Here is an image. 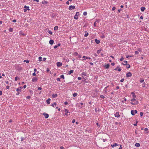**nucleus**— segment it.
I'll return each instance as SVG.
<instances>
[{"label":"nucleus","mask_w":149,"mask_h":149,"mask_svg":"<svg viewBox=\"0 0 149 149\" xmlns=\"http://www.w3.org/2000/svg\"><path fill=\"white\" fill-rule=\"evenodd\" d=\"M64 111L65 112V115H66L67 116H69L70 113L69 111L68 110L66 109H65L64 110Z\"/></svg>","instance_id":"obj_1"},{"label":"nucleus","mask_w":149,"mask_h":149,"mask_svg":"<svg viewBox=\"0 0 149 149\" xmlns=\"http://www.w3.org/2000/svg\"><path fill=\"white\" fill-rule=\"evenodd\" d=\"M137 113V111L136 110H132L131 111V114L133 116L136 113Z\"/></svg>","instance_id":"obj_2"},{"label":"nucleus","mask_w":149,"mask_h":149,"mask_svg":"<svg viewBox=\"0 0 149 149\" xmlns=\"http://www.w3.org/2000/svg\"><path fill=\"white\" fill-rule=\"evenodd\" d=\"M24 8H25V9H24V12H26L27 10H30L29 7L27 6L26 5L24 6Z\"/></svg>","instance_id":"obj_3"},{"label":"nucleus","mask_w":149,"mask_h":149,"mask_svg":"<svg viewBox=\"0 0 149 149\" xmlns=\"http://www.w3.org/2000/svg\"><path fill=\"white\" fill-rule=\"evenodd\" d=\"M38 78L36 77H33L32 79V81L33 82H36L38 81Z\"/></svg>","instance_id":"obj_4"},{"label":"nucleus","mask_w":149,"mask_h":149,"mask_svg":"<svg viewBox=\"0 0 149 149\" xmlns=\"http://www.w3.org/2000/svg\"><path fill=\"white\" fill-rule=\"evenodd\" d=\"M79 15V12H76V14L74 17V18L75 19H78V17L77 16Z\"/></svg>","instance_id":"obj_5"},{"label":"nucleus","mask_w":149,"mask_h":149,"mask_svg":"<svg viewBox=\"0 0 149 149\" xmlns=\"http://www.w3.org/2000/svg\"><path fill=\"white\" fill-rule=\"evenodd\" d=\"M114 116L115 117H116L117 118L120 117V115L119 114V112H116L114 114Z\"/></svg>","instance_id":"obj_6"},{"label":"nucleus","mask_w":149,"mask_h":149,"mask_svg":"<svg viewBox=\"0 0 149 149\" xmlns=\"http://www.w3.org/2000/svg\"><path fill=\"white\" fill-rule=\"evenodd\" d=\"M100 20L99 19H98V20L96 19V20L95 21V22L94 23V24H93L94 26L95 27H96L97 26L96 24L99 23L100 22Z\"/></svg>","instance_id":"obj_7"},{"label":"nucleus","mask_w":149,"mask_h":149,"mask_svg":"<svg viewBox=\"0 0 149 149\" xmlns=\"http://www.w3.org/2000/svg\"><path fill=\"white\" fill-rule=\"evenodd\" d=\"M132 75V73L130 72H128L126 74V77H131Z\"/></svg>","instance_id":"obj_8"},{"label":"nucleus","mask_w":149,"mask_h":149,"mask_svg":"<svg viewBox=\"0 0 149 149\" xmlns=\"http://www.w3.org/2000/svg\"><path fill=\"white\" fill-rule=\"evenodd\" d=\"M81 75L82 77L84 78V77L85 76H87V74H86V72H82L81 74ZM85 78H84V79H85Z\"/></svg>","instance_id":"obj_9"},{"label":"nucleus","mask_w":149,"mask_h":149,"mask_svg":"<svg viewBox=\"0 0 149 149\" xmlns=\"http://www.w3.org/2000/svg\"><path fill=\"white\" fill-rule=\"evenodd\" d=\"M75 8V6H70L68 8L69 10H71L72 9H74Z\"/></svg>","instance_id":"obj_10"},{"label":"nucleus","mask_w":149,"mask_h":149,"mask_svg":"<svg viewBox=\"0 0 149 149\" xmlns=\"http://www.w3.org/2000/svg\"><path fill=\"white\" fill-rule=\"evenodd\" d=\"M130 103L132 105H137L139 104V102L137 101H136L134 102H131Z\"/></svg>","instance_id":"obj_11"},{"label":"nucleus","mask_w":149,"mask_h":149,"mask_svg":"<svg viewBox=\"0 0 149 149\" xmlns=\"http://www.w3.org/2000/svg\"><path fill=\"white\" fill-rule=\"evenodd\" d=\"M57 65L58 67H60L62 65V63L58 62L57 63Z\"/></svg>","instance_id":"obj_12"},{"label":"nucleus","mask_w":149,"mask_h":149,"mask_svg":"<svg viewBox=\"0 0 149 149\" xmlns=\"http://www.w3.org/2000/svg\"><path fill=\"white\" fill-rule=\"evenodd\" d=\"M43 115H44V116H45V118H47L49 117V115L48 114L46 113H43Z\"/></svg>","instance_id":"obj_13"},{"label":"nucleus","mask_w":149,"mask_h":149,"mask_svg":"<svg viewBox=\"0 0 149 149\" xmlns=\"http://www.w3.org/2000/svg\"><path fill=\"white\" fill-rule=\"evenodd\" d=\"M100 109L98 108H96L95 109V112H96V113H99L100 112Z\"/></svg>","instance_id":"obj_14"},{"label":"nucleus","mask_w":149,"mask_h":149,"mask_svg":"<svg viewBox=\"0 0 149 149\" xmlns=\"http://www.w3.org/2000/svg\"><path fill=\"white\" fill-rule=\"evenodd\" d=\"M131 94L132 96V97L133 98H135L136 97V95H135V93L134 92H132L131 93Z\"/></svg>","instance_id":"obj_15"},{"label":"nucleus","mask_w":149,"mask_h":149,"mask_svg":"<svg viewBox=\"0 0 149 149\" xmlns=\"http://www.w3.org/2000/svg\"><path fill=\"white\" fill-rule=\"evenodd\" d=\"M118 143H115L113 144V145H111V147L112 148H113V147H114L115 146H118Z\"/></svg>","instance_id":"obj_16"},{"label":"nucleus","mask_w":149,"mask_h":149,"mask_svg":"<svg viewBox=\"0 0 149 149\" xmlns=\"http://www.w3.org/2000/svg\"><path fill=\"white\" fill-rule=\"evenodd\" d=\"M104 67L107 69H108L109 67V64H108L104 65Z\"/></svg>","instance_id":"obj_17"},{"label":"nucleus","mask_w":149,"mask_h":149,"mask_svg":"<svg viewBox=\"0 0 149 149\" xmlns=\"http://www.w3.org/2000/svg\"><path fill=\"white\" fill-rule=\"evenodd\" d=\"M49 42V43L51 45H52V44H53L54 43V41L53 40H50Z\"/></svg>","instance_id":"obj_18"},{"label":"nucleus","mask_w":149,"mask_h":149,"mask_svg":"<svg viewBox=\"0 0 149 149\" xmlns=\"http://www.w3.org/2000/svg\"><path fill=\"white\" fill-rule=\"evenodd\" d=\"M95 42L97 44H99L100 41L99 40H97V39H95Z\"/></svg>","instance_id":"obj_19"},{"label":"nucleus","mask_w":149,"mask_h":149,"mask_svg":"<svg viewBox=\"0 0 149 149\" xmlns=\"http://www.w3.org/2000/svg\"><path fill=\"white\" fill-rule=\"evenodd\" d=\"M58 96V95L56 94H53L52 95V96L53 98H56Z\"/></svg>","instance_id":"obj_20"},{"label":"nucleus","mask_w":149,"mask_h":149,"mask_svg":"<svg viewBox=\"0 0 149 149\" xmlns=\"http://www.w3.org/2000/svg\"><path fill=\"white\" fill-rule=\"evenodd\" d=\"M146 8L144 7H141V10L142 12H143L145 10Z\"/></svg>","instance_id":"obj_21"},{"label":"nucleus","mask_w":149,"mask_h":149,"mask_svg":"<svg viewBox=\"0 0 149 149\" xmlns=\"http://www.w3.org/2000/svg\"><path fill=\"white\" fill-rule=\"evenodd\" d=\"M124 63H123L122 64L125 65H127V62L126 61H123Z\"/></svg>","instance_id":"obj_22"},{"label":"nucleus","mask_w":149,"mask_h":149,"mask_svg":"<svg viewBox=\"0 0 149 149\" xmlns=\"http://www.w3.org/2000/svg\"><path fill=\"white\" fill-rule=\"evenodd\" d=\"M48 3V2L47 1H45V0H44L42 2V3L43 4L45 3L46 4H47Z\"/></svg>","instance_id":"obj_23"},{"label":"nucleus","mask_w":149,"mask_h":149,"mask_svg":"<svg viewBox=\"0 0 149 149\" xmlns=\"http://www.w3.org/2000/svg\"><path fill=\"white\" fill-rule=\"evenodd\" d=\"M74 72L73 70H71L70 71H69L68 72V73L69 74H70L71 73H73Z\"/></svg>","instance_id":"obj_24"},{"label":"nucleus","mask_w":149,"mask_h":149,"mask_svg":"<svg viewBox=\"0 0 149 149\" xmlns=\"http://www.w3.org/2000/svg\"><path fill=\"white\" fill-rule=\"evenodd\" d=\"M51 100V99L50 98H48L46 100V102L48 104H49L50 103V101Z\"/></svg>","instance_id":"obj_25"},{"label":"nucleus","mask_w":149,"mask_h":149,"mask_svg":"<svg viewBox=\"0 0 149 149\" xmlns=\"http://www.w3.org/2000/svg\"><path fill=\"white\" fill-rule=\"evenodd\" d=\"M85 34L84 35V36L85 37H86L87 36H88V33L87 32V31H85Z\"/></svg>","instance_id":"obj_26"},{"label":"nucleus","mask_w":149,"mask_h":149,"mask_svg":"<svg viewBox=\"0 0 149 149\" xmlns=\"http://www.w3.org/2000/svg\"><path fill=\"white\" fill-rule=\"evenodd\" d=\"M135 146L137 147H139L140 146V144L139 143H135Z\"/></svg>","instance_id":"obj_27"},{"label":"nucleus","mask_w":149,"mask_h":149,"mask_svg":"<svg viewBox=\"0 0 149 149\" xmlns=\"http://www.w3.org/2000/svg\"><path fill=\"white\" fill-rule=\"evenodd\" d=\"M109 87V86H107V87H105L104 90H103V91H104V92H105L106 93H107V88H108Z\"/></svg>","instance_id":"obj_28"},{"label":"nucleus","mask_w":149,"mask_h":149,"mask_svg":"<svg viewBox=\"0 0 149 149\" xmlns=\"http://www.w3.org/2000/svg\"><path fill=\"white\" fill-rule=\"evenodd\" d=\"M56 104H57L56 102H54L53 104H52L51 105L53 107H54V105H56Z\"/></svg>","instance_id":"obj_29"},{"label":"nucleus","mask_w":149,"mask_h":149,"mask_svg":"<svg viewBox=\"0 0 149 149\" xmlns=\"http://www.w3.org/2000/svg\"><path fill=\"white\" fill-rule=\"evenodd\" d=\"M58 27L57 26H56L54 28V30L55 31H56L58 30Z\"/></svg>","instance_id":"obj_30"},{"label":"nucleus","mask_w":149,"mask_h":149,"mask_svg":"<svg viewBox=\"0 0 149 149\" xmlns=\"http://www.w3.org/2000/svg\"><path fill=\"white\" fill-rule=\"evenodd\" d=\"M78 95V94L77 93H74L72 94V95L74 97H75L77 96Z\"/></svg>","instance_id":"obj_31"},{"label":"nucleus","mask_w":149,"mask_h":149,"mask_svg":"<svg viewBox=\"0 0 149 149\" xmlns=\"http://www.w3.org/2000/svg\"><path fill=\"white\" fill-rule=\"evenodd\" d=\"M19 34L20 35H24V34L21 31H20L19 32Z\"/></svg>","instance_id":"obj_32"},{"label":"nucleus","mask_w":149,"mask_h":149,"mask_svg":"<svg viewBox=\"0 0 149 149\" xmlns=\"http://www.w3.org/2000/svg\"><path fill=\"white\" fill-rule=\"evenodd\" d=\"M9 31L10 32H13V29L12 28H10L9 29Z\"/></svg>","instance_id":"obj_33"},{"label":"nucleus","mask_w":149,"mask_h":149,"mask_svg":"<svg viewBox=\"0 0 149 149\" xmlns=\"http://www.w3.org/2000/svg\"><path fill=\"white\" fill-rule=\"evenodd\" d=\"M29 61L28 60H24V62H26L27 63H29Z\"/></svg>","instance_id":"obj_34"},{"label":"nucleus","mask_w":149,"mask_h":149,"mask_svg":"<svg viewBox=\"0 0 149 149\" xmlns=\"http://www.w3.org/2000/svg\"><path fill=\"white\" fill-rule=\"evenodd\" d=\"M60 77L61 78L64 79V76L63 74L61 75Z\"/></svg>","instance_id":"obj_35"},{"label":"nucleus","mask_w":149,"mask_h":149,"mask_svg":"<svg viewBox=\"0 0 149 149\" xmlns=\"http://www.w3.org/2000/svg\"><path fill=\"white\" fill-rule=\"evenodd\" d=\"M144 81V79H141L140 80V81L141 83L143 82Z\"/></svg>","instance_id":"obj_36"},{"label":"nucleus","mask_w":149,"mask_h":149,"mask_svg":"<svg viewBox=\"0 0 149 149\" xmlns=\"http://www.w3.org/2000/svg\"><path fill=\"white\" fill-rule=\"evenodd\" d=\"M100 97L101 98H102V99H104L105 98L104 96L103 95H101L100 96Z\"/></svg>","instance_id":"obj_37"},{"label":"nucleus","mask_w":149,"mask_h":149,"mask_svg":"<svg viewBox=\"0 0 149 149\" xmlns=\"http://www.w3.org/2000/svg\"><path fill=\"white\" fill-rule=\"evenodd\" d=\"M127 66H126V68H130V65H129V64H127Z\"/></svg>","instance_id":"obj_38"},{"label":"nucleus","mask_w":149,"mask_h":149,"mask_svg":"<svg viewBox=\"0 0 149 149\" xmlns=\"http://www.w3.org/2000/svg\"><path fill=\"white\" fill-rule=\"evenodd\" d=\"M48 33L50 35H52V32L51 30H49V31Z\"/></svg>","instance_id":"obj_39"},{"label":"nucleus","mask_w":149,"mask_h":149,"mask_svg":"<svg viewBox=\"0 0 149 149\" xmlns=\"http://www.w3.org/2000/svg\"><path fill=\"white\" fill-rule=\"evenodd\" d=\"M39 58V61H42V57H39L38 58Z\"/></svg>","instance_id":"obj_40"},{"label":"nucleus","mask_w":149,"mask_h":149,"mask_svg":"<svg viewBox=\"0 0 149 149\" xmlns=\"http://www.w3.org/2000/svg\"><path fill=\"white\" fill-rule=\"evenodd\" d=\"M119 67H120V66H117L116 68H115L114 69V70H118V68H119Z\"/></svg>","instance_id":"obj_41"},{"label":"nucleus","mask_w":149,"mask_h":149,"mask_svg":"<svg viewBox=\"0 0 149 149\" xmlns=\"http://www.w3.org/2000/svg\"><path fill=\"white\" fill-rule=\"evenodd\" d=\"M74 54L75 56H77L78 55V53L77 52H75L74 53Z\"/></svg>","instance_id":"obj_42"},{"label":"nucleus","mask_w":149,"mask_h":149,"mask_svg":"<svg viewBox=\"0 0 149 149\" xmlns=\"http://www.w3.org/2000/svg\"><path fill=\"white\" fill-rule=\"evenodd\" d=\"M136 100L134 98H133V99H132L131 100V101L132 102H134V101H136Z\"/></svg>","instance_id":"obj_43"},{"label":"nucleus","mask_w":149,"mask_h":149,"mask_svg":"<svg viewBox=\"0 0 149 149\" xmlns=\"http://www.w3.org/2000/svg\"><path fill=\"white\" fill-rule=\"evenodd\" d=\"M83 15L85 16L86 15H87V13L86 12H84L83 13Z\"/></svg>","instance_id":"obj_44"},{"label":"nucleus","mask_w":149,"mask_h":149,"mask_svg":"<svg viewBox=\"0 0 149 149\" xmlns=\"http://www.w3.org/2000/svg\"><path fill=\"white\" fill-rule=\"evenodd\" d=\"M143 112H140V115L141 117L143 115Z\"/></svg>","instance_id":"obj_45"},{"label":"nucleus","mask_w":149,"mask_h":149,"mask_svg":"<svg viewBox=\"0 0 149 149\" xmlns=\"http://www.w3.org/2000/svg\"><path fill=\"white\" fill-rule=\"evenodd\" d=\"M145 84H146V83H145V82H144L143 84H142V86L143 87H145Z\"/></svg>","instance_id":"obj_46"},{"label":"nucleus","mask_w":149,"mask_h":149,"mask_svg":"<svg viewBox=\"0 0 149 149\" xmlns=\"http://www.w3.org/2000/svg\"><path fill=\"white\" fill-rule=\"evenodd\" d=\"M16 91L17 92L21 91V89H19V88H17L16 89Z\"/></svg>","instance_id":"obj_47"},{"label":"nucleus","mask_w":149,"mask_h":149,"mask_svg":"<svg viewBox=\"0 0 149 149\" xmlns=\"http://www.w3.org/2000/svg\"><path fill=\"white\" fill-rule=\"evenodd\" d=\"M116 9V8L115 7H113L112 8V11H114Z\"/></svg>","instance_id":"obj_48"},{"label":"nucleus","mask_w":149,"mask_h":149,"mask_svg":"<svg viewBox=\"0 0 149 149\" xmlns=\"http://www.w3.org/2000/svg\"><path fill=\"white\" fill-rule=\"evenodd\" d=\"M123 59H124L123 58V56H122L121 58H120V61H122L123 60Z\"/></svg>","instance_id":"obj_49"},{"label":"nucleus","mask_w":149,"mask_h":149,"mask_svg":"<svg viewBox=\"0 0 149 149\" xmlns=\"http://www.w3.org/2000/svg\"><path fill=\"white\" fill-rule=\"evenodd\" d=\"M26 98L28 99H29L31 98V97L30 96H28L26 97Z\"/></svg>","instance_id":"obj_50"},{"label":"nucleus","mask_w":149,"mask_h":149,"mask_svg":"<svg viewBox=\"0 0 149 149\" xmlns=\"http://www.w3.org/2000/svg\"><path fill=\"white\" fill-rule=\"evenodd\" d=\"M138 52H141V50L140 48H139L138 49Z\"/></svg>","instance_id":"obj_51"},{"label":"nucleus","mask_w":149,"mask_h":149,"mask_svg":"<svg viewBox=\"0 0 149 149\" xmlns=\"http://www.w3.org/2000/svg\"><path fill=\"white\" fill-rule=\"evenodd\" d=\"M137 123H138V122L137 121H136L135 123H134V125L135 126H137Z\"/></svg>","instance_id":"obj_52"},{"label":"nucleus","mask_w":149,"mask_h":149,"mask_svg":"<svg viewBox=\"0 0 149 149\" xmlns=\"http://www.w3.org/2000/svg\"><path fill=\"white\" fill-rule=\"evenodd\" d=\"M132 56L127 55L126 56V58H129V57H132Z\"/></svg>","instance_id":"obj_53"},{"label":"nucleus","mask_w":149,"mask_h":149,"mask_svg":"<svg viewBox=\"0 0 149 149\" xmlns=\"http://www.w3.org/2000/svg\"><path fill=\"white\" fill-rule=\"evenodd\" d=\"M121 70V69L120 68V67H119V68H118V71L119 72H120Z\"/></svg>","instance_id":"obj_54"},{"label":"nucleus","mask_w":149,"mask_h":149,"mask_svg":"<svg viewBox=\"0 0 149 149\" xmlns=\"http://www.w3.org/2000/svg\"><path fill=\"white\" fill-rule=\"evenodd\" d=\"M42 88L40 87H39L38 88V90H42Z\"/></svg>","instance_id":"obj_55"},{"label":"nucleus","mask_w":149,"mask_h":149,"mask_svg":"<svg viewBox=\"0 0 149 149\" xmlns=\"http://www.w3.org/2000/svg\"><path fill=\"white\" fill-rule=\"evenodd\" d=\"M18 77H16L15 78V81H17L18 79Z\"/></svg>","instance_id":"obj_56"},{"label":"nucleus","mask_w":149,"mask_h":149,"mask_svg":"<svg viewBox=\"0 0 149 149\" xmlns=\"http://www.w3.org/2000/svg\"><path fill=\"white\" fill-rule=\"evenodd\" d=\"M135 53L136 54H139V52L138 51H135Z\"/></svg>","instance_id":"obj_57"},{"label":"nucleus","mask_w":149,"mask_h":149,"mask_svg":"<svg viewBox=\"0 0 149 149\" xmlns=\"http://www.w3.org/2000/svg\"><path fill=\"white\" fill-rule=\"evenodd\" d=\"M100 51H101V50H98L97 51V53L98 54H99V53H100Z\"/></svg>","instance_id":"obj_58"},{"label":"nucleus","mask_w":149,"mask_h":149,"mask_svg":"<svg viewBox=\"0 0 149 149\" xmlns=\"http://www.w3.org/2000/svg\"><path fill=\"white\" fill-rule=\"evenodd\" d=\"M32 75L33 76H35L36 75V74L35 73V72H34L33 73Z\"/></svg>","instance_id":"obj_59"},{"label":"nucleus","mask_w":149,"mask_h":149,"mask_svg":"<svg viewBox=\"0 0 149 149\" xmlns=\"http://www.w3.org/2000/svg\"><path fill=\"white\" fill-rule=\"evenodd\" d=\"M9 88H10V86H6V88L7 89H9Z\"/></svg>","instance_id":"obj_60"},{"label":"nucleus","mask_w":149,"mask_h":149,"mask_svg":"<svg viewBox=\"0 0 149 149\" xmlns=\"http://www.w3.org/2000/svg\"><path fill=\"white\" fill-rule=\"evenodd\" d=\"M68 102L67 101L65 102H64V104L65 105H66L68 104Z\"/></svg>","instance_id":"obj_61"},{"label":"nucleus","mask_w":149,"mask_h":149,"mask_svg":"<svg viewBox=\"0 0 149 149\" xmlns=\"http://www.w3.org/2000/svg\"><path fill=\"white\" fill-rule=\"evenodd\" d=\"M124 79H122L120 81L121 82H123L124 81Z\"/></svg>","instance_id":"obj_62"},{"label":"nucleus","mask_w":149,"mask_h":149,"mask_svg":"<svg viewBox=\"0 0 149 149\" xmlns=\"http://www.w3.org/2000/svg\"><path fill=\"white\" fill-rule=\"evenodd\" d=\"M57 81H60V78H57Z\"/></svg>","instance_id":"obj_63"},{"label":"nucleus","mask_w":149,"mask_h":149,"mask_svg":"<svg viewBox=\"0 0 149 149\" xmlns=\"http://www.w3.org/2000/svg\"><path fill=\"white\" fill-rule=\"evenodd\" d=\"M103 141L104 142H105V141H107V139H103Z\"/></svg>","instance_id":"obj_64"}]
</instances>
